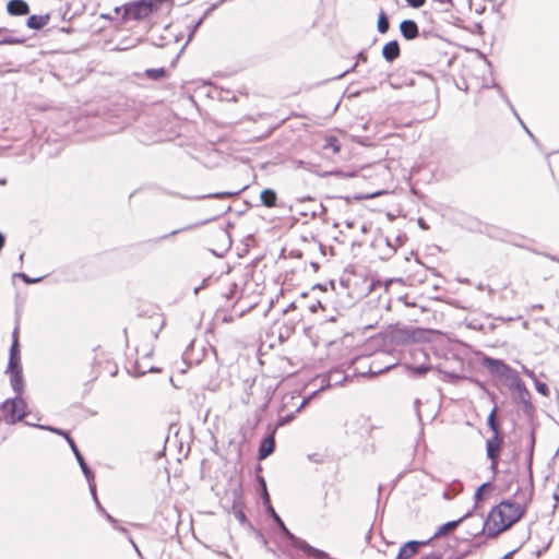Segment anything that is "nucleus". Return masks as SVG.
<instances>
[{"instance_id":"1","label":"nucleus","mask_w":559,"mask_h":559,"mask_svg":"<svg viewBox=\"0 0 559 559\" xmlns=\"http://www.w3.org/2000/svg\"><path fill=\"white\" fill-rule=\"evenodd\" d=\"M535 443V431L532 429L523 449L527 485L518 489L515 493L518 498L516 501L502 500L498 506L491 509L483 524V532L489 538L497 537L499 534L509 530L513 524L520 521L525 514L528 503L532 501L534 493L533 459Z\"/></svg>"},{"instance_id":"2","label":"nucleus","mask_w":559,"mask_h":559,"mask_svg":"<svg viewBox=\"0 0 559 559\" xmlns=\"http://www.w3.org/2000/svg\"><path fill=\"white\" fill-rule=\"evenodd\" d=\"M27 404L21 396L8 399L0 404V420L8 425H14L23 420L26 416Z\"/></svg>"},{"instance_id":"3","label":"nucleus","mask_w":559,"mask_h":559,"mask_svg":"<svg viewBox=\"0 0 559 559\" xmlns=\"http://www.w3.org/2000/svg\"><path fill=\"white\" fill-rule=\"evenodd\" d=\"M267 513L271 515V518L274 520V522L277 524V526L281 528V531L284 533L286 538L290 542L292 546L300 549L304 551L306 556H320L325 557L320 549L312 547L310 544H308L305 539L297 537L295 534H293L285 525L281 516L276 513L274 508L271 503H269Z\"/></svg>"},{"instance_id":"4","label":"nucleus","mask_w":559,"mask_h":559,"mask_svg":"<svg viewBox=\"0 0 559 559\" xmlns=\"http://www.w3.org/2000/svg\"><path fill=\"white\" fill-rule=\"evenodd\" d=\"M156 9L152 0H136L123 4V13L121 14V22L126 23L130 20L143 21L151 16Z\"/></svg>"},{"instance_id":"5","label":"nucleus","mask_w":559,"mask_h":559,"mask_svg":"<svg viewBox=\"0 0 559 559\" xmlns=\"http://www.w3.org/2000/svg\"><path fill=\"white\" fill-rule=\"evenodd\" d=\"M504 443L501 432H493L490 438L486 440V455L490 461V469L493 474L498 473V465L500 452Z\"/></svg>"},{"instance_id":"6","label":"nucleus","mask_w":559,"mask_h":559,"mask_svg":"<svg viewBox=\"0 0 559 559\" xmlns=\"http://www.w3.org/2000/svg\"><path fill=\"white\" fill-rule=\"evenodd\" d=\"M513 397L522 405V411L525 415L532 416L535 412V406L532 403L531 392L527 390L524 382L515 386L512 391Z\"/></svg>"},{"instance_id":"7","label":"nucleus","mask_w":559,"mask_h":559,"mask_svg":"<svg viewBox=\"0 0 559 559\" xmlns=\"http://www.w3.org/2000/svg\"><path fill=\"white\" fill-rule=\"evenodd\" d=\"M483 366L499 380H502V378L511 370V367L503 360L488 356L484 357Z\"/></svg>"},{"instance_id":"8","label":"nucleus","mask_w":559,"mask_h":559,"mask_svg":"<svg viewBox=\"0 0 559 559\" xmlns=\"http://www.w3.org/2000/svg\"><path fill=\"white\" fill-rule=\"evenodd\" d=\"M243 295V283L233 282L228 285L226 292L223 293V297L226 300V307L235 308Z\"/></svg>"},{"instance_id":"9","label":"nucleus","mask_w":559,"mask_h":559,"mask_svg":"<svg viewBox=\"0 0 559 559\" xmlns=\"http://www.w3.org/2000/svg\"><path fill=\"white\" fill-rule=\"evenodd\" d=\"M431 542L428 540H409L405 543L399 550L395 559H411L416 555L421 546H426Z\"/></svg>"},{"instance_id":"10","label":"nucleus","mask_w":559,"mask_h":559,"mask_svg":"<svg viewBox=\"0 0 559 559\" xmlns=\"http://www.w3.org/2000/svg\"><path fill=\"white\" fill-rule=\"evenodd\" d=\"M68 443L85 476V478L87 479V481H91L94 479V473L92 472V469L88 467V465L86 464L83 455L81 454L80 450L78 449L74 440L71 438V437H68Z\"/></svg>"},{"instance_id":"11","label":"nucleus","mask_w":559,"mask_h":559,"mask_svg":"<svg viewBox=\"0 0 559 559\" xmlns=\"http://www.w3.org/2000/svg\"><path fill=\"white\" fill-rule=\"evenodd\" d=\"M275 429L271 431L269 436L262 439L259 450H258V459L260 461L265 460L270 456L275 450Z\"/></svg>"},{"instance_id":"12","label":"nucleus","mask_w":559,"mask_h":559,"mask_svg":"<svg viewBox=\"0 0 559 559\" xmlns=\"http://www.w3.org/2000/svg\"><path fill=\"white\" fill-rule=\"evenodd\" d=\"M471 515H472V511H468L463 516H461L459 520L450 521V522L442 524L441 526L438 527V530L436 531V533L433 534V536L430 539L439 538V537L445 535L447 533L454 531L465 519L469 518Z\"/></svg>"},{"instance_id":"13","label":"nucleus","mask_w":559,"mask_h":559,"mask_svg":"<svg viewBox=\"0 0 559 559\" xmlns=\"http://www.w3.org/2000/svg\"><path fill=\"white\" fill-rule=\"evenodd\" d=\"M400 31L402 36L407 40L415 39L419 35L418 25L413 20L402 21L400 24Z\"/></svg>"},{"instance_id":"14","label":"nucleus","mask_w":559,"mask_h":559,"mask_svg":"<svg viewBox=\"0 0 559 559\" xmlns=\"http://www.w3.org/2000/svg\"><path fill=\"white\" fill-rule=\"evenodd\" d=\"M384 241L389 248V252H388L386 257H390L396 252V249L399 247H402L407 241V236L404 233H400L395 236L388 235V236H385Z\"/></svg>"},{"instance_id":"15","label":"nucleus","mask_w":559,"mask_h":559,"mask_svg":"<svg viewBox=\"0 0 559 559\" xmlns=\"http://www.w3.org/2000/svg\"><path fill=\"white\" fill-rule=\"evenodd\" d=\"M401 55L400 44L397 40L386 43L382 48V56L388 62H393Z\"/></svg>"},{"instance_id":"16","label":"nucleus","mask_w":559,"mask_h":559,"mask_svg":"<svg viewBox=\"0 0 559 559\" xmlns=\"http://www.w3.org/2000/svg\"><path fill=\"white\" fill-rule=\"evenodd\" d=\"M7 11L10 15H26L29 12V5L24 0H10Z\"/></svg>"},{"instance_id":"17","label":"nucleus","mask_w":559,"mask_h":559,"mask_svg":"<svg viewBox=\"0 0 559 559\" xmlns=\"http://www.w3.org/2000/svg\"><path fill=\"white\" fill-rule=\"evenodd\" d=\"M10 376V383L15 393V396L22 397L24 390V380L22 371L11 372Z\"/></svg>"},{"instance_id":"18","label":"nucleus","mask_w":559,"mask_h":559,"mask_svg":"<svg viewBox=\"0 0 559 559\" xmlns=\"http://www.w3.org/2000/svg\"><path fill=\"white\" fill-rule=\"evenodd\" d=\"M49 20H50L49 14H44V15L34 14L27 19L26 25L32 29H41L44 26H46L48 24Z\"/></svg>"},{"instance_id":"19","label":"nucleus","mask_w":559,"mask_h":559,"mask_svg":"<svg viewBox=\"0 0 559 559\" xmlns=\"http://www.w3.org/2000/svg\"><path fill=\"white\" fill-rule=\"evenodd\" d=\"M504 386L512 391L515 386H519L522 381L516 370L512 369L508 372L502 380H500Z\"/></svg>"},{"instance_id":"20","label":"nucleus","mask_w":559,"mask_h":559,"mask_svg":"<svg viewBox=\"0 0 559 559\" xmlns=\"http://www.w3.org/2000/svg\"><path fill=\"white\" fill-rule=\"evenodd\" d=\"M260 199L262 204L269 209L276 206L277 194L273 189H264L260 194Z\"/></svg>"},{"instance_id":"21","label":"nucleus","mask_w":559,"mask_h":559,"mask_svg":"<svg viewBox=\"0 0 559 559\" xmlns=\"http://www.w3.org/2000/svg\"><path fill=\"white\" fill-rule=\"evenodd\" d=\"M432 4L433 11L437 13H448L454 7L452 0H432Z\"/></svg>"},{"instance_id":"22","label":"nucleus","mask_w":559,"mask_h":559,"mask_svg":"<svg viewBox=\"0 0 559 559\" xmlns=\"http://www.w3.org/2000/svg\"><path fill=\"white\" fill-rule=\"evenodd\" d=\"M462 490H463V484L459 480H455L451 485L448 486V488L443 492V498L447 500H451L455 496H457Z\"/></svg>"},{"instance_id":"23","label":"nucleus","mask_w":559,"mask_h":559,"mask_svg":"<svg viewBox=\"0 0 559 559\" xmlns=\"http://www.w3.org/2000/svg\"><path fill=\"white\" fill-rule=\"evenodd\" d=\"M323 150H331L334 154H337L341 151V144L336 136L329 135L325 138V143L323 144Z\"/></svg>"},{"instance_id":"24","label":"nucleus","mask_w":559,"mask_h":559,"mask_svg":"<svg viewBox=\"0 0 559 559\" xmlns=\"http://www.w3.org/2000/svg\"><path fill=\"white\" fill-rule=\"evenodd\" d=\"M377 28H378V32L381 34H385L390 28L389 17L384 11H381L379 13Z\"/></svg>"},{"instance_id":"25","label":"nucleus","mask_w":559,"mask_h":559,"mask_svg":"<svg viewBox=\"0 0 559 559\" xmlns=\"http://www.w3.org/2000/svg\"><path fill=\"white\" fill-rule=\"evenodd\" d=\"M497 407H493L492 411L490 412L488 418H487V426L489 427V429L493 432H501L500 431V424L499 421L497 420Z\"/></svg>"},{"instance_id":"26","label":"nucleus","mask_w":559,"mask_h":559,"mask_svg":"<svg viewBox=\"0 0 559 559\" xmlns=\"http://www.w3.org/2000/svg\"><path fill=\"white\" fill-rule=\"evenodd\" d=\"M1 32H9L7 28H0ZM26 41L25 37H16V36H4L0 37V45H16L24 44Z\"/></svg>"},{"instance_id":"27","label":"nucleus","mask_w":559,"mask_h":559,"mask_svg":"<svg viewBox=\"0 0 559 559\" xmlns=\"http://www.w3.org/2000/svg\"><path fill=\"white\" fill-rule=\"evenodd\" d=\"M530 379L533 381L535 389L539 394H542L545 397H548L550 395V390H549V386L547 385V383L539 381L535 373H534V378H530Z\"/></svg>"},{"instance_id":"28","label":"nucleus","mask_w":559,"mask_h":559,"mask_svg":"<svg viewBox=\"0 0 559 559\" xmlns=\"http://www.w3.org/2000/svg\"><path fill=\"white\" fill-rule=\"evenodd\" d=\"M145 75L150 80L157 81L166 75V70L165 68L147 69Z\"/></svg>"},{"instance_id":"29","label":"nucleus","mask_w":559,"mask_h":559,"mask_svg":"<svg viewBox=\"0 0 559 559\" xmlns=\"http://www.w3.org/2000/svg\"><path fill=\"white\" fill-rule=\"evenodd\" d=\"M349 374H344L341 378V372L338 370H333L330 372L329 379L331 382H333L334 385L342 384L343 382L347 381L349 379Z\"/></svg>"},{"instance_id":"30","label":"nucleus","mask_w":559,"mask_h":559,"mask_svg":"<svg viewBox=\"0 0 559 559\" xmlns=\"http://www.w3.org/2000/svg\"><path fill=\"white\" fill-rule=\"evenodd\" d=\"M9 373L22 371L21 357H9L8 370Z\"/></svg>"},{"instance_id":"31","label":"nucleus","mask_w":559,"mask_h":559,"mask_svg":"<svg viewBox=\"0 0 559 559\" xmlns=\"http://www.w3.org/2000/svg\"><path fill=\"white\" fill-rule=\"evenodd\" d=\"M239 193H240V190L239 191H235V192L224 191V192L210 193L207 195H203L202 198L224 199V198L236 197Z\"/></svg>"},{"instance_id":"32","label":"nucleus","mask_w":559,"mask_h":559,"mask_svg":"<svg viewBox=\"0 0 559 559\" xmlns=\"http://www.w3.org/2000/svg\"><path fill=\"white\" fill-rule=\"evenodd\" d=\"M408 368L413 373H415L417 376H423L431 369V367L426 364H420L418 366H409Z\"/></svg>"},{"instance_id":"33","label":"nucleus","mask_w":559,"mask_h":559,"mask_svg":"<svg viewBox=\"0 0 559 559\" xmlns=\"http://www.w3.org/2000/svg\"><path fill=\"white\" fill-rule=\"evenodd\" d=\"M100 512L104 514V516L106 518V520H107L108 522H110V523L114 525V527H115L116 530H118L119 532H121V533H123V534H128L127 528H124V527H122V526H119V525H118V521H117L114 516H111V515H110V514H109L105 509H104V511H100Z\"/></svg>"},{"instance_id":"34","label":"nucleus","mask_w":559,"mask_h":559,"mask_svg":"<svg viewBox=\"0 0 559 559\" xmlns=\"http://www.w3.org/2000/svg\"><path fill=\"white\" fill-rule=\"evenodd\" d=\"M234 515L235 518L239 521L240 524L242 525H249L250 527H252L251 523L248 521L245 512L242 509H236L234 507Z\"/></svg>"},{"instance_id":"35","label":"nucleus","mask_w":559,"mask_h":559,"mask_svg":"<svg viewBox=\"0 0 559 559\" xmlns=\"http://www.w3.org/2000/svg\"><path fill=\"white\" fill-rule=\"evenodd\" d=\"M325 213H326V207L322 203H319V204H317L316 209L311 210L310 215H311V218H316V217H321Z\"/></svg>"},{"instance_id":"36","label":"nucleus","mask_w":559,"mask_h":559,"mask_svg":"<svg viewBox=\"0 0 559 559\" xmlns=\"http://www.w3.org/2000/svg\"><path fill=\"white\" fill-rule=\"evenodd\" d=\"M38 428L45 429V430H48V431H51V432H55V433L60 435V436H63L67 441H68V437H70V435L67 431H64L62 429H59V428H53V427H50V426H38Z\"/></svg>"},{"instance_id":"37","label":"nucleus","mask_w":559,"mask_h":559,"mask_svg":"<svg viewBox=\"0 0 559 559\" xmlns=\"http://www.w3.org/2000/svg\"><path fill=\"white\" fill-rule=\"evenodd\" d=\"M490 486H491V485H490V483H485V484L480 485V486L476 489V491H475V495H474L475 500H476V501H480V500H481V498H483V493H484V491L486 490V488H489Z\"/></svg>"},{"instance_id":"38","label":"nucleus","mask_w":559,"mask_h":559,"mask_svg":"<svg viewBox=\"0 0 559 559\" xmlns=\"http://www.w3.org/2000/svg\"><path fill=\"white\" fill-rule=\"evenodd\" d=\"M10 357H20L19 340H13L10 348Z\"/></svg>"},{"instance_id":"39","label":"nucleus","mask_w":559,"mask_h":559,"mask_svg":"<svg viewBox=\"0 0 559 559\" xmlns=\"http://www.w3.org/2000/svg\"><path fill=\"white\" fill-rule=\"evenodd\" d=\"M14 276H19L26 284H34V283H37V282H39L41 280L40 277L32 278V277L27 276L25 273H16V274H14Z\"/></svg>"},{"instance_id":"40","label":"nucleus","mask_w":559,"mask_h":559,"mask_svg":"<svg viewBox=\"0 0 559 559\" xmlns=\"http://www.w3.org/2000/svg\"><path fill=\"white\" fill-rule=\"evenodd\" d=\"M405 1L409 7H412L414 9L421 8L426 3V0H405Z\"/></svg>"},{"instance_id":"41","label":"nucleus","mask_w":559,"mask_h":559,"mask_svg":"<svg viewBox=\"0 0 559 559\" xmlns=\"http://www.w3.org/2000/svg\"><path fill=\"white\" fill-rule=\"evenodd\" d=\"M296 165H297L298 168H304V169H307L309 171H313V169H312L313 165L308 163V162L299 159V160L296 162Z\"/></svg>"},{"instance_id":"42","label":"nucleus","mask_w":559,"mask_h":559,"mask_svg":"<svg viewBox=\"0 0 559 559\" xmlns=\"http://www.w3.org/2000/svg\"><path fill=\"white\" fill-rule=\"evenodd\" d=\"M420 559H442V554L440 551H431Z\"/></svg>"},{"instance_id":"43","label":"nucleus","mask_w":559,"mask_h":559,"mask_svg":"<svg viewBox=\"0 0 559 559\" xmlns=\"http://www.w3.org/2000/svg\"><path fill=\"white\" fill-rule=\"evenodd\" d=\"M411 354L414 356V357H418V356H423V357H427L426 353L419 348L418 346H415L411 349Z\"/></svg>"},{"instance_id":"44","label":"nucleus","mask_w":559,"mask_h":559,"mask_svg":"<svg viewBox=\"0 0 559 559\" xmlns=\"http://www.w3.org/2000/svg\"><path fill=\"white\" fill-rule=\"evenodd\" d=\"M318 309H323V310H324V306H323V305H322V302H321V301H319V300H317L316 302H313V304H311V305L309 306V310H310L311 312H313V313H314V312H317V311H318Z\"/></svg>"},{"instance_id":"45","label":"nucleus","mask_w":559,"mask_h":559,"mask_svg":"<svg viewBox=\"0 0 559 559\" xmlns=\"http://www.w3.org/2000/svg\"><path fill=\"white\" fill-rule=\"evenodd\" d=\"M202 22H203V17H201L199 21H197V22L194 23V25L192 26L191 32H190V34H189V40L192 38V36H193L194 32H195V31L198 29V27L202 24Z\"/></svg>"},{"instance_id":"46","label":"nucleus","mask_w":559,"mask_h":559,"mask_svg":"<svg viewBox=\"0 0 559 559\" xmlns=\"http://www.w3.org/2000/svg\"><path fill=\"white\" fill-rule=\"evenodd\" d=\"M381 371H382V370L373 371V370L371 369V367H369V368H368V370H361V371L359 372V374H360V376H367V374L376 376V374L380 373Z\"/></svg>"},{"instance_id":"47","label":"nucleus","mask_w":559,"mask_h":559,"mask_svg":"<svg viewBox=\"0 0 559 559\" xmlns=\"http://www.w3.org/2000/svg\"><path fill=\"white\" fill-rule=\"evenodd\" d=\"M522 372L528 378H534V371L524 365H522Z\"/></svg>"},{"instance_id":"48","label":"nucleus","mask_w":559,"mask_h":559,"mask_svg":"<svg viewBox=\"0 0 559 559\" xmlns=\"http://www.w3.org/2000/svg\"><path fill=\"white\" fill-rule=\"evenodd\" d=\"M514 115L516 116L518 120L520 121L521 126L523 127L524 131H526V133L531 136V138H534V135L531 133V131L527 129V127L524 124V122L521 120V118L518 116V114L515 112V110L512 108Z\"/></svg>"},{"instance_id":"49","label":"nucleus","mask_w":559,"mask_h":559,"mask_svg":"<svg viewBox=\"0 0 559 559\" xmlns=\"http://www.w3.org/2000/svg\"><path fill=\"white\" fill-rule=\"evenodd\" d=\"M263 502H264V504H265V507L267 509L269 508V503H271V501H270V496H269V492H267L266 488L263 489Z\"/></svg>"},{"instance_id":"50","label":"nucleus","mask_w":559,"mask_h":559,"mask_svg":"<svg viewBox=\"0 0 559 559\" xmlns=\"http://www.w3.org/2000/svg\"><path fill=\"white\" fill-rule=\"evenodd\" d=\"M88 486H90V490H91V493H92L93 499H94L95 497H97V495H96V485L94 483V479L88 481Z\"/></svg>"},{"instance_id":"51","label":"nucleus","mask_w":559,"mask_h":559,"mask_svg":"<svg viewBox=\"0 0 559 559\" xmlns=\"http://www.w3.org/2000/svg\"><path fill=\"white\" fill-rule=\"evenodd\" d=\"M415 408H416V414H417V417L419 418V420L421 419V416H420V412H419V405H420V400H415Z\"/></svg>"},{"instance_id":"52","label":"nucleus","mask_w":559,"mask_h":559,"mask_svg":"<svg viewBox=\"0 0 559 559\" xmlns=\"http://www.w3.org/2000/svg\"><path fill=\"white\" fill-rule=\"evenodd\" d=\"M520 457H521V451H516L514 450L513 452V455H512V460L518 463L520 461Z\"/></svg>"},{"instance_id":"53","label":"nucleus","mask_w":559,"mask_h":559,"mask_svg":"<svg viewBox=\"0 0 559 559\" xmlns=\"http://www.w3.org/2000/svg\"><path fill=\"white\" fill-rule=\"evenodd\" d=\"M330 175H333V176H341V175H343V173H342V171H340V170H337V171H326V173L322 174L321 176H323V177H324V176H330Z\"/></svg>"},{"instance_id":"54","label":"nucleus","mask_w":559,"mask_h":559,"mask_svg":"<svg viewBox=\"0 0 559 559\" xmlns=\"http://www.w3.org/2000/svg\"><path fill=\"white\" fill-rule=\"evenodd\" d=\"M516 551H518V549H513V550H511V551L507 552V554L502 557V559H511V558H512V556H513Z\"/></svg>"},{"instance_id":"55","label":"nucleus","mask_w":559,"mask_h":559,"mask_svg":"<svg viewBox=\"0 0 559 559\" xmlns=\"http://www.w3.org/2000/svg\"><path fill=\"white\" fill-rule=\"evenodd\" d=\"M358 61L366 62L367 61V56L364 52H359L358 53Z\"/></svg>"},{"instance_id":"56","label":"nucleus","mask_w":559,"mask_h":559,"mask_svg":"<svg viewBox=\"0 0 559 559\" xmlns=\"http://www.w3.org/2000/svg\"><path fill=\"white\" fill-rule=\"evenodd\" d=\"M94 501H95V504H96L97 509H98L99 511H104V508H103V506L100 504V502H99V500H98V498H97V497H95V498H94Z\"/></svg>"},{"instance_id":"57","label":"nucleus","mask_w":559,"mask_h":559,"mask_svg":"<svg viewBox=\"0 0 559 559\" xmlns=\"http://www.w3.org/2000/svg\"><path fill=\"white\" fill-rule=\"evenodd\" d=\"M129 540L130 543L132 544V547L135 549V551L138 552L139 556H142L136 544L133 542V539L131 537H129Z\"/></svg>"},{"instance_id":"58","label":"nucleus","mask_w":559,"mask_h":559,"mask_svg":"<svg viewBox=\"0 0 559 559\" xmlns=\"http://www.w3.org/2000/svg\"><path fill=\"white\" fill-rule=\"evenodd\" d=\"M129 540L130 543L132 544V547L135 549V551L138 552L139 556H142L136 544L133 542V539L131 537H129Z\"/></svg>"},{"instance_id":"59","label":"nucleus","mask_w":559,"mask_h":559,"mask_svg":"<svg viewBox=\"0 0 559 559\" xmlns=\"http://www.w3.org/2000/svg\"><path fill=\"white\" fill-rule=\"evenodd\" d=\"M100 19L109 20V21L114 20V17L110 14H107V13H102L100 14Z\"/></svg>"},{"instance_id":"60","label":"nucleus","mask_w":559,"mask_h":559,"mask_svg":"<svg viewBox=\"0 0 559 559\" xmlns=\"http://www.w3.org/2000/svg\"><path fill=\"white\" fill-rule=\"evenodd\" d=\"M115 14L119 15L121 12L123 13V5L116 7L114 10Z\"/></svg>"},{"instance_id":"61","label":"nucleus","mask_w":559,"mask_h":559,"mask_svg":"<svg viewBox=\"0 0 559 559\" xmlns=\"http://www.w3.org/2000/svg\"><path fill=\"white\" fill-rule=\"evenodd\" d=\"M206 282H207V280H204L201 286H198V287L194 288V294L195 295L200 292V289H202L204 287Z\"/></svg>"},{"instance_id":"62","label":"nucleus","mask_w":559,"mask_h":559,"mask_svg":"<svg viewBox=\"0 0 559 559\" xmlns=\"http://www.w3.org/2000/svg\"><path fill=\"white\" fill-rule=\"evenodd\" d=\"M17 333H19V328H17V326H15V329H14V331H13V333H12V341H13V340H17Z\"/></svg>"},{"instance_id":"63","label":"nucleus","mask_w":559,"mask_h":559,"mask_svg":"<svg viewBox=\"0 0 559 559\" xmlns=\"http://www.w3.org/2000/svg\"><path fill=\"white\" fill-rule=\"evenodd\" d=\"M4 241H5V239H4L3 235L0 233V250L3 248Z\"/></svg>"},{"instance_id":"64","label":"nucleus","mask_w":559,"mask_h":559,"mask_svg":"<svg viewBox=\"0 0 559 559\" xmlns=\"http://www.w3.org/2000/svg\"><path fill=\"white\" fill-rule=\"evenodd\" d=\"M259 481L263 489L266 488L265 480L262 477L259 479Z\"/></svg>"}]
</instances>
